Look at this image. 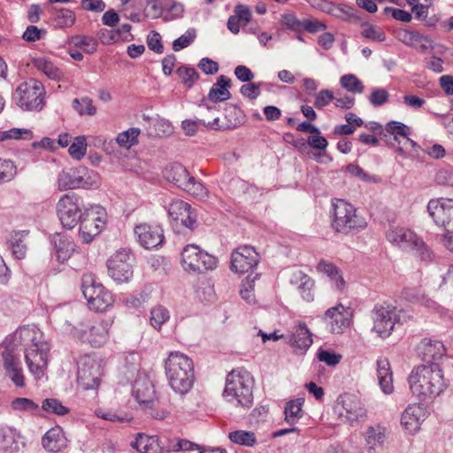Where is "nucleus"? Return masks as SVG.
I'll return each mask as SVG.
<instances>
[{"mask_svg":"<svg viewBox=\"0 0 453 453\" xmlns=\"http://www.w3.org/2000/svg\"><path fill=\"white\" fill-rule=\"evenodd\" d=\"M80 222V236L83 242L89 243L105 226V212L100 206L85 209Z\"/></svg>","mask_w":453,"mask_h":453,"instance_id":"obj_14","label":"nucleus"},{"mask_svg":"<svg viewBox=\"0 0 453 453\" xmlns=\"http://www.w3.org/2000/svg\"><path fill=\"white\" fill-rule=\"evenodd\" d=\"M231 87V79L225 75L218 77L216 83L212 85L209 93L208 99L213 103H220L228 100L231 93L228 88Z\"/></svg>","mask_w":453,"mask_h":453,"instance_id":"obj_31","label":"nucleus"},{"mask_svg":"<svg viewBox=\"0 0 453 453\" xmlns=\"http://www.w3.org/2000/svg\"><path fill=\"white\" fill-rule=\"evenodd\" d=\"M290 345L301 352L306 351L312 343L311 334L305 326L300 324L289 336Z\"/></svg>","mask_w":453,"mask_h":453,"instance_id":"obj_35","label":"nucleus"},{"mask_svg":"<svg viewBox=\"0 0 453 453\" xmlns=\"http://www.w3.org/2000/svg\"><path fill=\"white\" fill-rule=\"evenodd\" d=\"M12 407L15 411H25L30 412H36L40 410L37 403L33 400L25 397H18L12 400Z\"/></svg>","mask_w":453,"mask_h":453,"instance_id":"obj_57","label":"nucleus"},{"mask_svg":"<svg viewBox=\"0 0 453 453\" xmlns=\"http://www.w3.org/2000/svg\"><path fill=\"white\" fill-rule=\"evenodd\" d=\"M386 130L394 135V139L395 141L398 140V136H403V138L408 136L410 134V128L408 126L402 122L398 121H389L386 126Z\"/></svg>","mask_w":453,"mask_h":453,"instance_id":"obj_59","label":"nucleus"},{"mask_svg":"<svg viewBox=\"0 0 453 453\" xmlns=\"http://www.w3.org/2000/svg\"><path fill=\"white\" fill-rule=\"evenodd\" d=\"M338 406H341L340 415L349 422H354L366 414V410L361 399L350 393L342 395L337 400Z\"/></svg>","mask_w":453,"mask_h":453,"instance_id":"obj_22","label":"nucleus"},{"mask_svg":"<svg viewBox=\"0 0 453 453\" xmlns=\"http://www.w3.org/2000/svg\"><path fill=\"white\" fill-rule=\"evenodd\" d=\"M133 395L145 411L152 409L155 390L152 382L146 377L138 378L133 386Z\"/></svg>","mask_w":453,"mask_h":453,"instance_id":"obj_25","label":"nucleus"},{"mask_svg":"<svg viewBox=\"0 0 453 453\" xmlns=\"http://www.w3.org/2000/svg\"><path fill=\"white\" fill-rule=\"evenodd\" d=\"M420 355L427 365L437 363L446 354V348L440 341L425 338L420 343Z\"/></svg>","mask_w":453,"mask_h":453,"instance_id":"obj_27","label":"nucleus"},{"mask_svg":"<svg viewBox=\"0 0 453 453\" xmlns=\"http://www.w3.org/2000/svg\"><path fill=\"white\" fill-rule=\"evenodd\" d=\"M69 154L75 159H81L87 151V142L85 136L75 137L73 142L69 147Z\"/></svg>","mask_w":453,"mask_h":453,"instance_id":"obj_56","label":"nucleus"},{"mask_svg":"<svg viewBox=\"0 0 453 453\" xmlns=\"http://www.w3.org/2000/svg\"><path fill=\"white\" fill-rule=\"evenodd\" d=\"M67 438L59 426L50 428L42 437V444L49 452H58L67 447Z\"/></svg>","mask_w":453,"mask_h":453,"instance_id":"obj_28","label":"nucleus"},{"mask_svg":"<svg viewBox=\"0 0 453 453\" xmlns=\"http://www.w3.org/2000/svg\"><path fill=\"white\" fill-rule=\"evenodd\" d=\"M76 20L73 11L66 8L57 10L53 14V26L58 28H65L72 27Z\"/></svg>","mask_w":453,"mask_h":453,"instance_id":"obj_40","label":"nucleus"},{"mask_svg":"<svg viewBox=\"0 0 453 453\" xmlns=\"http://www.w3.org/2000/svg\"><path fill=\"white\" fill-rule=\"evenodd\" d=\"M435 181L439 185L453 187V168L440 169L435 174Z\"/></svg>","mask_w":453,"mask_h":453,"instance_id":"obj_64","label":"nucleus"},{"mask_svg":"<svg viewBox=\"0 0 453 453\" xmlns=\"http://www.w3.org/2000/svg\"><path fill=\"white\" fill-rule=\"evenodd\" d=\"M317 269L331 279L333 287L336 290L342 291L345 288V280L339 269L334 264L320 261L317 265Z\"/></svg>","mask_w":453,"mask_h":453,"instance_id":"obj_36","label":"nucleus"},{"mask_svg":"<svg viewBox=\"0 0 453 453\" xmlns=\"http://www.w3.org/2000/svg\"><path fill=\"white\" fill-rule=\"evenodd\" d=\"M331 226L336 233L349 234L359 232L366 226L364 218L357 214L356 208L342 199H336L332 203Z\"/></svg>","mask_w":453,"mask_h":453,"instance_id":"obj_5","label":"nucleus"},{"mask_svg":"<svg viewBox=\"0 0 453 453\" xmlns=\"http://www.w3.org/2000/svg\"><path fill=\"white\" fill-rule=\"evenodd\" d=\"M196 38L195 29H188L184 35L175 39L173 42V50L180 51V50L189 46Z\"/></svg>","mask_w":453,"mask_h":453,"instance_id":"obj_60","label":"nucleus"},{"mask_svg":"<svg viewBox=\"0 0 453 453\" xmlns=\"http://www.w3.org/2000/svg\"><path fill=\"white\" fill-rule=\"evenodd\" d=\"M93 182L88 168L83 166L62 171L58 178V186L60 190L89 188L93 186Z\"/></svg>","mask_w":453,"mask_h":453,"instance_id":"obj_19","label":"nucleus"},{"mask_svg":"<svg viewBox=\"0 0 453 453\" xmlns=\"http://www.w3.org/2000/svg\"><path fill=\"white\" fill-rule=\"evenodd\" d=\"M165 373L168 385L180 395H186L195 382V371L192 359L187 355L173 351L165 361Z\"/></svg>","mask_w":453,"mask_h":453,"instance_id":"obj_3","label":"nucleus"},{"mask_svg":"<svg viewBox=\"0 0 453 453\" xmlns=\"http://www.w3.org/2000/svg\"><path fill=\"white\" fill-rule=\"evenodd\" d=\"M257 277V273L253 278L249 275L244 280H242L240 294L242 298L249 303H255L254 282Z\"/></svg>","mask_w":453,"mask_h":453,"instance_id":"obj_52","label":"nucleus"},{"mask_svg":"<svg viewBox=\"0 0 453 453\" xmlns=\"http://www.w3.org/2000/svg\"><path fill=\"white\" fill-rule=\"evenodd\" d=\"M300 284L297 288L302 296L303 299L306 302H311L314 299V280L310 278L308 275L299 273Z\"/></svg>","mask_w":453,"mask_h":453,"instance_id":"obj_43","label":"nucleus"},{"mask_svg":"<svg viewBox=\"0 0 453 453\" xmlns=\"http://www.w3.org/2000/svg\"><path fill=\"white\" fill-rule=\"evenodd\" d=\"M253 383L248 371L242 368L233 370L226 375L223 396L230 403L250 408L253 403Z\"/></svg>","mask_w":453,"mask_h":453,"instance_id":"obj_4","label":"nucleus"},{"mask_svg":"<svg viewBox=\"0 0 453 453\" xmlns=\"http://www.w3.org/2000/svg\"><path fill=\"white\" fill-rule=\"evenodd\" d=\"M167 5L168 3H166L165 0L163 3L159 2L158 0H148L149 9L147 11L146 16L152 19H157L164 14Z\"/></svg>","mask_w":453,"mask_h":453,"instance_id":"obj_62","label":"nucleus"},{"mask_svg":"<svg viewBox=\"0 0 453 453\" xmlns=\"http://www.w3.org/2000/svg\"><path fill=\"white\" fill-rule=\"evenodd\" d=\"M181 263L186 271L203 273L215 269L218 260L197 245L188 244L182 250Z\"/></svg>","mask_w":453,"mask_h":453,"instance_id":"obj_11","label":"nucleus"},{"mask_svg":"<svg viewBox=\"0 0 453 453\" xmlns=\"http://www.w3.org/2000/svg\"><path fill=\"white\" fill-rule=\"evenodd\" d=\"M51 242L54 245L58 260L61 263L68 260L76 248L73 241L62 234H55Z\"/></svg>","mask_w":453,"mask_h":453,"instance_id":"obj_29","label":"nucleus"},{"mask_svg":"<svg viewBox=\"0 0 453 453\" xmlns=\"http://www.w3.org/2000/svg\"><path fill=\"white\" fill-rule=\"evenodd\" d=\"M363 27L362 35L364 37L380 42L386 40V35L380 27L364 24Z\"/></svg>","mask_w":453,"mask_h":453,"instance_id":"obj_54","label":"nucleus"},{"mask_svg":"<svg viewBox=\"0 0 453 453\" xmlns=\"http://www.w3.org/2000/svg\"><path fill=\"white\" fill-rule=\"evenodd\" d=\"M12 334L8 335L4 342V349L2 352L3 365L5 369L7 376L19 388L25 385V378L23 370L19 357L18 347L19 342L11 340Z\"/></svg>","mask_w":453,"mask_h":453,"instance_id":"obj_12","label":"nucleus"},{"mask_svg":"<svg viewBox=\"0 0 453 453\" xmlns=\"http://www.w3.org/2000/svg\"><path fill=\"white\" fill-rule=\"evenodd\" d=\"M169 319L170 313L168 310L162 305H157L150 311V325L157 330H160L162 325L168 321Z\"/></svg>","mask_w":453,"mask_h":453,"instance_id":"obj_45","label":"nucleus"},{"mask_svg":"<svg viewBox=\"0 0 453 453\" xmlns=\"http://www.w3.org/2000/svg\"><path fill=\"white\" fill-rule=\"evenodd\" d=\"M395 37L409 47H415L419 42H428L427 37L418 31L411 29H399L395 34Z\"/></svg>","mask_w":453,"mask_h":453,"instance_id":"obj_41","label":"nucleus"},{"mask_svg":"<svg viewBox=\"0 0 453 453\" xmlns=\"http://www.w3.org/2000/svg\"><path fill=\"white\" fill-rule=\"evenodd\" d=\"M163 450L167 452L171 451H181V450H194L198 449L199 447L192 441L185 439H174L168 441V444L161 446Z\"/></svg>","mask_w":453,"mask_h":453,"instance_id":"obj_49","label":"nucleus"},{"mask_svg":"<svg viewBox=\"0 0 453 453\" xmlns=\"http://www.w3.org/2000/svg\"><path fill=\"white\" fill-rule=\"evenodd\" d=\"M81 291L90 310L103 312L114 303L113 296L96 281L93 274H84L81 279Z\"/></svg>","mask_w":453,"mask_h":453,"instance_id":"obj_7","label":"nucleus"},{"mask_svg":"<svg viewBox=\"0 0 453 453\" xmlns=\"http://www.w3.org/2000/svg\"><path fill=\"white\" fill-rule=\"evenodd\" d=\"M111 322L109 320L83 321L75 331L74 339L94 348L103 346L109 339Z\"/></svg>","mask_w":453,"mask_h":453,"instance_id":"obj_10","label":"nucleus"},{"mask_svg":"<svg viewBox=\"0 0 453 453\" xmlns=\"http://www.w3.org/2000/svg\"><path fill=\"white\" fill-rule=\"evenodd\" d=\"M303 398H296L286 403L285 406V420L288 424H295L303 417Z\"/></svg>","mask_w":453,"mask_h":453,"instance_id":"obj_39","label":"nucleus"},{"mask_svg":"<svg viewBox=\"0 0 453 453\" xmlns=\"http://www.w3.org/2000/svg\"><path fill=\"white\" fill-rule=\"evenodd\" d=\"M16 431L10 427H0V450L13 452L19 449Z\"/></svg>","mask_w":453,"mask_h":453,"instance_id":"obj_38","label":"nucleus"},{"mask_svg":"<svg viewBox=\"0 0 453 453\" xmlns=\"http://www.w3.org/2000/svg\"><path fill=\"white\" fill-rule=\"evenodd\" d=\"M72 43L83 50L88 54L94 53L97 49V42L91 36L75 35L72 37Z\"/></svg>","mask_w":453,"mask_h":453,"instance_id":"obj_46","label":"nucleus"},{"mask_svg":"<svg viewBox=\"0 0 453 453\" xmlns=\"http://www.w3.org/2000/svg\"><path fill=\"white\" fill-rule=\"evenodd\" d=\"M82 207L81 197L73 193L65 194L59 199L57 213L63 227L73 229L79 223L83 215Z\"/></svg>","mask_w":453,"mask_h":453,"instance_id":"obj_13","label":"nucleus"},{"mask_svg":"<svg viewBox=\"0 0 453 453\" xmlns=\"http://www.w3.org/2000/svg\"><path fill=\"white\" fill-rule=\"evenodd\" d=\"M165 2L168 3V5L165 9L166 13L164 17L165 20H172L182 16L184 12V6L182 4L173 0H165Z\"/></svg>","mask_w":453,"mask_h":453,"instance_id":"obj_61","label":"nucleus"},{"mask_svg":"<svg viewBox=\"0 0 453 453\" xmlns=\"http://www.w3.org/2000/svg\"><path fill=\"white\" fill-rule=\"evenodd\" d=\"M351 318V309L339 303L329 308L325 312L323 319L332 334H341L349 326Z\"/></svg>","mask_w":453,"mask_h":453,"instance_id":"obj_20","label":"nucleus"},{"mask_svg":"<svg viewBox=\"0 0 453 453\" xmlns=\"http://www.w3.org/2000/svg\"><path fill=\"white\" fill-rule=\"evenodd\" d=\"M134 234L139 243L147 250L157 248L164 242L163 230L159 226L140 224L135 226Z\"/></svg>","mask_w":453,"mask_h":453,"instance_id":"obj_24","label":"nucleus"},{"mask_svg":"<svg viewBox=\"0 0 453 453\" xmlns=\"http://www.w3.org/2000/svg\"><path fill=\"white\" fill-rule=\"evenodd\" d=\"M12 341L25 347V361L35 380L45 374L50 344L43 341L42 333L35 326H24L12 334Z\"/></svg>","mask_w":453,"mask_h":453,"instance_id":"obj_1","label":"nucleus"},{"mask_svg":"<svg viewBox=\"0 0 453 453\" xmlns=\"http://www.w3.org/2000/svg\"><path fill=\"white\" fill-rule=\"evenodd\" d=\"M228 438L232 442L246 447H252L257 442L256 434L250 431L237 430L231 432Z\"/></svg>","mask_w":453,"mask_h":453,"instance_id":"obj_42","label":"nucleus"},{"mask_svg":"<svg viewBox=\"0 0 453 453\" xmlns=\"http://www.w3.org/2000/svg\"><path fill=\"white\" fill-rule=\"evenodd\" d=\"M340 83L342 87L352 93H362L364 91V85L354 74L342 76Z\"/></svg>","mask_w":453,"mask_h":453,"instance_id":"obj_53","label":"nucleus"},{"mask_svg":"<svg viewBox=\"0 0 453 453\" xmlns=\"http://www.w3.org/2000/svg\"><path fill=\"white\" fill-rule=\"evenodd\" d=\"M427 418V411L420 404L409 405L401 418V424L410 434L417 433L422 422Z\"/></svg>","mask_w":453,"mask_h":453,"instance_id":"obj_26","label":"nucleus"},{"mask_svg":"<svg viewBox=\"0 0 453 453\" xmlns=\"http://www.w3.org/2000/svg\"><path fill=\"white\" fill-rule=\"evenodd\" d=\"M165 178L189 195L203 199L208 196L207 188L180 164L174 163L164 171Z\"/></svg>","mask_w":453,"mask_h":453,"instance_id":"obj_6","label":"nucleus"},{"mask_svg":"<svg viewBox=\"0 0 453 453\" xmlns=\"http://www.w3.org/2000/svg\"><path fill=\"white\" fill-rule=\"evenodd\" d=\"M131 446L141 453H161L163 451L157 436H149L142 433L137 434L135 440L131 442Z\"/></svg>","mask_w":453,"mask_h":453,"instance_id":"obj_32","label":"nucleus"},{"mask_svg":"<svg viewBox=\"0 0 453 453\" xmlns=\"http://www.w3.org/2000/svg\"><path fill=\"white\" fill-rule=\"evenodd\" d=\"M44 95L42 83L31 79L16 88L13 100L24 111H41L45 104Z\"/></svg>","mask_w":453,"mask_h":453,"instance_id":"obj_8","label":"nucleus"},{"mask_svg":"<svg viewBox=\"0 0 453 453\" xmlns=\"http://www.w3.org/2000/svg\"><path fill=\"white\" fill-rule=\"evenodd\" d=\"M134 257L129 250L116 251L107 261L109 275L117 282H127L133 276Z\"/></svg>","mask_w":453,"mask_h":453,"instance_id":"obj_15","label":"nucleus"},{"mask_svg":"<svg viewBox=\"0 0 453 453\" xmlns=\"http://www.w3.org/2000/svg\"><path fill=\"white\" fill-rule=\"evenodd\" d=\"M280 22L286 28L296 33H300L303 28V20L297 19L294 13L281 14Z\"/></svg>","mask_w":453,"mask_h":453,"instance_id":"obj_58","label":"nucleus"},{"mask_svg":"<svg viewBox=\"0 0 453 453\" xmlns=\"http://www.w3.org/2000/svg\"><path fill=\"white\" fill-rule=\"evenodd\" d=\"M408 382L411 393L421 401L435 398L448 386L438 363L414 367L408 377Z\"/></svg>","mask_w":453,"mask_h":453,"instance_id":"obj_2","label":"nucleus"},{"mask_svg":"<svg viewBox=\"0 0 453 453\" xmlns=\"http://www.w3.org/2000/svg\"><path fill=\"white\" fill-rule=\"evenodd\" d=\"M77 380L84 389H91L99 386L100 365L89 356L81 357L77 363Z\"/></svg>","mask_w":453,"mask_h":453,"instance_id":"obj_18","label":"nucleus"},{"mask_svg":"<svg viewBox=\"0 0 453 453\" xmlns=\"http://www.w3.org/2000/svg\"><path fill=\"white\" fill-rule=\"evenodd\" d=\"M16 174V167L12 161L0 159V184L12 180Z\"/></svg>","mask_w":453,"mask_h":453,"instance_id":"obj_55","label":"nucleus"},{"mask_svg":"<svg viewBox=\"0 0 453 453\" xmlns=\"http://www.w3.org/2000/svg\"><path fill=\"white\" fill-rule=\"evenodd\" d=\"M73 107L81 116H94L96 113V108L93 105L92 99L87 96L73 99Z\"/></svg>","mask_w":453,"mask_h":453,"instance_id":"obj_48","label":"nucleus"},{"mask_svg":"<svg viewBox=\"0 0 453 453\" xmlns=\"http://www.w3.org/2000/svg\"><path fill=\"white\" fill-rule=\"evenodd\" d=\"M386 437V427L380 424L369 426L365 432V441L369 449H374L382 445Z\"/></svg>","mask_w":453,"mask_h":453,"instance_id":"obj_37","label":"nucleus"},{"mask_svg":"<svg viewBox=\"0 0 453 453\" xmlns=\"http://www.w3.org/2000/svg\"><path fill=\"white\" fill-rule=\"evenodd\" d=\"M49 319L56 328L65 334H71L74 338L75 331L78 330L79 325L74 326L73 324L76 320V316L71 307H58L50 312Z\"/></svg>","mask_w":453,"mask_h":453,"instance_id":"obj_23","label":"nucleus"},{"mask_svg":"<svg viewBox=\"0 0 453 453\" xmlns=\"http://www.w3.org/2000/svg\"><path fill=\"white\" fill-rule=\"evenodd\" d=\"M387 239L404 250L415 251L422 260H429L432 257V252L428 247L410 229L392 228L388 231Z\"/></svg>","mask_w":453,"mask_h":453,"instance_id":"obj_9","label":"nucleus"},{"mask_svg":"<svg viewBox=\"0 0 453 453\" xmlns=\"http://www.w3.org/2000/svg\"><path fill=\"white\" fill-rule=\"evenodd\" d=\"M389 100V93L385 88H375L369 96L370 104L374 107L385 104Z\"/></svg>","mask_w":453,"mask_h":453,"instance_id":"obj_63","label":"nucleus"},{"mask_svg":"<svg viewBox=\"0 0 453 453\" xmlns=\"http://www.w3.org/2000/svg\"><path fill=\"white\" fill-rule=\"evenodd\" d=\"M427 211L439 226L453 233V199L439 198L428 202Z\"/></svg>","mask_w":453,"mask_h":453,"instance_id":"obj_17","label":"nucleus"},{"mask_svg":"<svg viewBox=\"0 0 453 453\" xmlns=\"http://www.w3.org/2000/svg\"><path fill=\"white\" fill-rule=\"evenodd\" d=\"M372 330L381 338L388 337L395 323L399 320L395 307L392 305H375L372 311Z\"/></svg>","mask_w":453,"mask_h":453,"instance_id":"obj_16","label":"nucleus"},{"mask_svg":"<svg viewBox=\"0 0 453 453\" xmlns=\"http://www.w3.org/2000/svg\"><path fill=\"white\" fill-rule=\"evenodd\" d=\"M377 376L381 390L385 394L393 392V372L389 361L386 357H380L377 360Z\"/></svg>","mask_w":453,"mask_h":453,"instance_id":"obj_30","label":"nucleus"},{"mask_svg":"<svg viewBox=\"0 0 453 453\" xmlns=\"http://www.w3.org/2000/svg\"><path fill=\"white\" fill-rule=\"evenodd\" d=\"M139 134V128H129L128 130L119 134L116 138V142L119 146L128 149L138 142L137 137Z\"/></svg>","mask_w":453,"mask_h":453,"instance_id":"obj_50","label":"nucleus"},{"mask_svg":"<svg viewBox=\"0 0 453 453\" xmlns=\"http://www.w3.org/2000/svg\"><path fill=\"white\" fill-rule=\"evenodd\" d=\"M329 15H332L343 21H351L357 19L353 12V8L345 4H333Z\"/></svg>","mask_w":453,"mask_h":453,"instance_id":"obj_51","label":"nucleus"},{"mask_svg":"<svg viewBox=\"0 0 453 453\" xmlns=\"http://www.w3.org/2000/svg\"><path fill=\"white\" fill-rule=\"evenodd\" d=\"M28 231L13 232L8 240V248L17 259L25 257L27 250V237Z\"/></svg>","mask_w":453,"mask_h":453,"instance_id":"obj_34","label":"nucleus"},{"mask_svg":"<svg viewBox=\"0 0 453 453\" xmlns=\"http://www.w3.org/2000/svg\"><path fill=\"white\" fill-rule=\"evenodd\" d=\"M176 73L181 80V82L188 88H192L195 82L199 79V74L195 68L187 65H181L176 70Z\"/></svg>","mask_w":453,"mask_h":453,"instance_id":"obj_47","label":"nucleus"},{"mask_svg":"<svg viewBox=\"0 0 453 453\" xmlns=\"http://www.w3.org/2000/svg\"><path fill=\"white\" fill-rule=\"evenodd\" d=\"M259 256L254 248L243 246L232 253L231 269L238 273H245L257 265Z\"/></svg>","mask_w":453,"mask_h":453,"instance_id":"obj_21","label":"nucleus"},{"mask_svg":"<svg viewBox=\"0 0 453 453\" xmlns=\"http://www.w3.org/2000/svg\"><path fill=\"white\" fill-rule=\"evenodd\" d=\"M42 410L48 414L64 416L70 412V409L63 405L62 402L57 398H46L42 403Z\"/></svg>","mask_w":453,"mask_h":453,"instance_id":"obj_44","label":"nucleus"},{"mask_svg":"<svg viewBox=\"0 0 453 453\" xmlns=\"http://www.w3.org/2000/svg\"><path fill=\"white\" fill-rule=\"evenodd\" d=\"M32 64L38 71L54 81H60L64 79V73L48 58H35L32 59Z\"/></svg>","mask_w":453,"mask_h":453,"instance_id":"obj_33","label":"nucleus"}]
</instances>
